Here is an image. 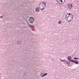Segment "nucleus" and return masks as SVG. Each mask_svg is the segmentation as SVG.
Masks as SVG:
<instances>
[{"instance_id":"nucleus-1","label":"nucleus","mask_w":79,"mask_h":79,"mask_svg":"<svg viewBox=\"0 0 79 79\" xmlns=\"http://www.w3.org/2000/svg\"><path fill=\"white\" fill-rule=\"evenodd\" d=\"M39 8L41 10H44L45 9L46 6V3L45 2H43L41 3H40L39 5Z\"/></svg>"},{"instance_id":"nucleus-2","label":"nucleus","mask_w":79,"mask_h":79,"mask_svg":"<svg viewBox=\"0 0 79 79\" xmlns=\"http://www.w3.org/2000/svg\"><path fill=\"white\" fill-rule=\"evenodd\" d=\"M29 21L30 23H33L34 19L32 17H30L29 19Z\"/></svg>"},{"instance_id":"nucleus-3","label":"nucleus","mask_w":79,"mask_h":79,"mask_svg":"<svg viewBox=\"0 0 79 79\" xmlns=\"http://www.w3.org/2000/svg\"><path fill=\"white\" fill-rule=\"evenodd\" d=\"M65 18L67 21H68V20L71 19V17H70V16H69L68 14L66 15Z\"/></svg>"},{"instance_id":"nucleus-4","label":"nucleus","mask_w":79,"mask_h":79,"mask_svg":"<svg viewBox=\"0 0 79 79\" xmlns=\"http://www.w3.org/2000/svg\"><path fill=\"white\" fill-rule=\"evenodd\" d=\"M68 6L69 9H71L73 7V5L71 4H70L68 5Z\"/></svg>"},{"instance_id":"nucleus-5","label":"nucleus","mask_w":79,"mask_h":79,"mask_svg":"<svg viewBox=\"0 0 79 79\" xmlns=\"http://www.w3.org/2000/svg\"><path fill=\"white\" fill-rule=\"evenodd\" d=\"M68 14L69 16H70L71 18H73V15L71 14Z\"/></svg>"},{"instance_id":"nucleus-6","label":"nucleus","mask_w":79,"mask_h":79,"mask_svg":"<svg viewBox=\"0 0 79 79\" xmlns=\"http://www.w3.org/2000/svg\"><path fill=\"white\" fill-rule=\"evenodd\" d=\"M73 63H75V64H79V62L77 60H74V61L73 62Z\"/></svg>"},{"instance_id":"nucleus-7","label":"nucleus","mask_w":79,"mask_h":79,"mask_svg":"<svg viewBox=\"0 0 79 79\" xmlns=\"http://www.w3.org/2000/svg\"><path fill=\"white\" fill-rule=\"evenodd\" d=\"M47 73H44L43 75L42 76V77H44V76H47Z\"/></svg>"},{"instance_id":"nucleus-8","label":"nucleus","mask_w":79,"mask_h":79,"mask_svg":"<svg viewBox=\"0 0 79 79\" xmlns=\"http://www.w3.org/2000/svg\"><path fill=\"white\" fill-rule=\"evenodd\" d=\"M47 73H44L43 75L42 76V77H44V76H47Z\"/></svg>"},{"instance_id":"nucleus-9","label":"nucleus","mask_w":79,"mask_h":79,"mask_svg":"<svg viewBox=\"0 0 79 79\" xmlns=\"http://www.w3.org/2000/svg\"><path fill=\"white\" fill-rule=\"evenodd\" d=\"M35 11L37 12H39V9L38 8H37L35 9Z\"/></svg>"},{"instance_id":"nucleus-10","label":"nucleus","mask_w":79,"mask_h":79,"mask_svg":"<svg viewBox=\"0 0 79 79\" xmlns=\"http://www.w3.org/2000/svg\"><path fill=\"white\" fill-rule=\"evenodd\" d=\"M63 0H57V1L59 3V2H61V3H63Z\"/></svg>"},{"instance_id":"nucleus-11","label":"nucleus","mask_w":79,"mask_h":79,"mask_svg":"<svg viewBox=\"0 0 79 79\" xmlns=\"http://www.w3.org/2000/svg\"><path fill=\"white\" fill-rule=\"evenodd\" d=\"M29 26H30V27H35L34 25H31L30 24H28Z\"/></svg>"},{"instance_id":"nucleus-12","label":"nucleus","mask_w":79,"mask_h":79,"mask_svg":"<svg viewBox=\"0 0 79 79\" xmlns=\"http://www.w3.org/2000/svg\"><path fill=\"white\" fill-rule=\"evenodd\" d=\"M74 61V60H72L71 59H70L69 60V62H73V63Z\"/></svg>"},{"instance_id":"nucleus-13","label":"nucleus","mask_w":79,"mask_h":79,"mask_svg":"<svg viewBox=\"0 0 79 79\" xmlns=\"http://www.w3.org/2000/svg\"><path fill=\"white\" fill-rule=\"evenodd\" d=\"M60 61H62V62H64V61H66V60L60 59Z\"/></svg>"},{"instance_id":"nucleus-14","label":"nucleus","mask_w":79,"mask_h":79,"mask_svg":"<svg viewBox=\"0 0 79 79\" xmlns=\"http://www.w3.org/2000/svg\"><path fill=\"white\" fill-rule=\"evenodd\" d=\"M58 23L59 24H61V20L59 21L58 22Z\"/></svg>"},{"instance_id":"nucleus-15","label":"nucleus","mask_w":79,"mask_h":79,"mask_svg":"<svg viewBox=\"0 0 79 79\" xmlns=\"http://www.w3.org/2000/svg\"><path fill=\"white\" fill-rule=\"evenodd\" d=\"M73 19V18H71V19H69V20H68V22H70V21H71Z\"/></svg>"},{"instance_id":"nucleus-16","label":"nucleus","mask_w":79,"mask_h":79,"mask_svg":"<svg viewBox=\"0 0 79 79\" xmlns=\"http://www.w3.org/2000/svg\"><path fill=\"white\" fill-rule=\"evenodd\" d=\"M73 59H74V60H79V58H77V57H74V58Z\"/></svg>"},{"instance_id":"nucleus-17","label":"nucleus","mask_w":79,"mask_h":79,"mask_svg":"<svg viewBox=\"0 0 79 79\" xmlns=\"http://www.w3.org/2000/svg\"><path fill=\"white\" fill-rule=\"evenodd\" d=\"M66 63L67 64H70V63H69V62H68V61L66 62Z\"/></svg>"},{"instance_id":"nucleus-18","label":"nucleus","mask_w":79,"mask_h":79,"mask_svg":"<svg viewBox=\"0 0 79 79\" xmlns=\"http://www.w3.org/2000/svg\"><path fill=\"white\" fill-rule=\"evenodd\" d=\"M67 58H68V60H70V59H69V56H68V57H67Z\"/></svg>"},{"instance_id":"nucleus-19","label":"nucleus","mask_w":79,"mask_h":79,"mask_svg":"<svg viewBox=\"0 0 79 79\" xmlns=\"http://www.w3.org/2000/svg\"><path fill=\"white\" fill-rule=\"evenodd\" d=\"M69 58L70 60H71V59H72V58H71V56H69Z\"/></svg>"},{"instance_id":"nucleus-20","label":"nucleus","mask_w":79,"mask_h":79,"mask_svg":"<svg viewBox=\"0 0 79 79\" xmlns=\"http://www.w3.org/2000/svg\"><path fill=\"white\" fill-rule=\"evenodd\" d=\"M3 16H2L0 17V18H1V19H2V18H3Z\"/></svg>"},{"instance_id":"nucleus-21","label":"nucleus","mask_w":79,"mask_h":79,"mask_svg":"<svg viewBox=\"0 0 79 79\" xmlns=\"http://www.w3.org/2000/svg\"><path fill=\"white\" fill-rule=\"evenodd\" d=\"M65 1V0H64V2H63V3H64V1Z\"/></svg>"},{"instance_id":"nucleus-22","label":"nucleus","mask_w":79,"mask_h":79,"mask_svg":"<svg viewBox=\"0 0 79 79\" xmlns=\"http://www.w3.org/2000/svg\"><path fill=\"white\" fill-rule=\"evenodd\" d=\"M62 3H60V4H62Z\"/></svg>"},{"instance_id":"nucleus-23","label":"nucleus","mask_w":79,"mask_h":79,"mask_svg":"<svg viewBox=\"0 0 79 79\" xmlns=\"http://www.w3.org/2000/svg\"><path fill=\"white\" fill-rule=\"evenodd\" d=\"M0 75H1V74L0 73Z\"/></svg>"}]
</instances>
